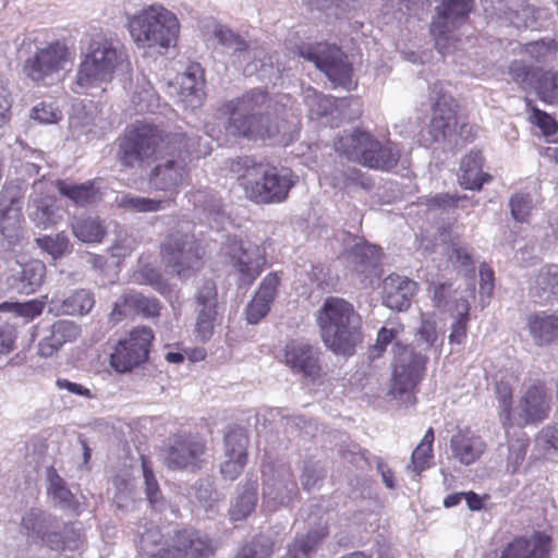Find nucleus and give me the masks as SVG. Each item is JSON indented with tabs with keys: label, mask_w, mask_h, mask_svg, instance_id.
Wrapping results in <instances>:
<instances>
[{
	"label": "nucleus",
	"mask_w": 558,
	"mask_h": 558,
	"mask_svg": "<svg viewBox=\"0 0 558 558\" xmlns=\"http://www.w3.org/2000/svg\"><path fill=\"white\" fill-rule=\"evenodd\" d=\"M458 316L451 326L450 344H462L466 338L470 304L462 299L457 304Z\"/></svg>",
	"instance_id": "5fc2aeb1"
},
{
	"label": "nucleus",
	"mask_w": 558,
	"mask_h": 558,
	"mask_svg": "<svg viewBox=\"0 0 558 558\" xmlns=\"http://www.w3.org/2000/svg\"><path fill=\"white\" fill-rule=\"evenodd\" d=\"M324 344L336 354L352 355L362 340L359 315L339 298H328L317 313Z\"/></svg>",
	"instance_id": "20e7f679"
},
{
	"label": "nucleus",
	"mask_w": 558,
	"mask_h": 558,
	"mask_svg": "<svg viewBox=\"0 0 558 558\" xmlns=\"http://www.w3.org/2000/svg\"><path fill=\"white\" fill-rule=\"evenodd\" d=\"M153 338L150 328H134L128 337L116 344L110 354V366L121 374L131 372L147 360Z\"/></svg>",
	"instance_id": "dca6fc26"
},
{
	"label": "nucleus",
	"mask_w": 558,
	"mask_h": 558,
	"mask_svg": "<svg viewBox=\"0 0 558 558\" xmlns=\"http://www.w3.org/2000/svg\"><path fill=\"white\" fill-rule=\"evenodd\" d=\"M134 533L138 549L143 553H151L150 558H211L214 556L215 548L211 539L196 530L175 531L156 553H153L154 548L163 538L156 524L147 520L141 521L136 524Z\"/></svg>",
	"instance_id": "f03ea898"
},
{
	"label": "nucleus",
	"mask_w": 558,
	"mask_h": 558,
	"mask_svg": "<svg viewBox=\"0 0 558 558\" xmlns=\"http://www.w3.org/2000/svg\"><path fill=\"white\" fill-rule=\"evenodd\" d=\"M142 470L147 500L154 510L161 511L165 508V499L159 489V484L155 477L150 462L145 458L142 459Z\"/></svg>",
	"instance_id": "603ef678"
},
{
	"label": "nucleus",
	"mask_w": 558,
	"mask_h": 558,
	"mask_svg": "<svg viewBox=\"0 0 558 558\" xmlns=\"http://www.w3.org/2000/svg\"><path fill=\"white\" fill-rule=\"evenodd\" d=\"M532 208L533 203L529 194L517 193L510 199L511 216L515 221H526Z\"/></svg>",
	"instance_id": "0e129e2a"
},
{
	"label": "nucleus",
	"mask_w": 558,
	"mask_h": 558,
	"mask_svg": "<svg viewBox=\"0 0 558 558\" xmlns=\"http://www.w3.org/2000/svg\"><path fill=\"white\" fill-rule=\"evenodd\" d=\"M436 85L433 93L437 94L433 107V116L428 126V138H424L425 143L446 142L450 141L456 132L457 117H456V101L446 94L436 92Z\"/></svg>",
	"instance_id": "b1692460"
},
{
	"label": "nucleus",
	"mask_w": 558,
	"mask_h": 558,
	"mask_svg": "<svg viewBox=\"0 0 558 558\" xmlns=\"http://www.w3.org/2000/svg\"><path fill=\"white\" fill-rule=\"evenodd\" d=\"M95 305V299L90 291L81 289L74 291L62 302V312L66 315H83Z\"/></svg>",
	"instance_id": "3c124183"
},
{
	"label": "nucleus",
	"mask_w": 558,
	"mask_h": 558,
	"mask_svg": "<svg viewBox=\"0 0 558 558\" xmlns=\"http://www.w3.org/2000/svg\"><path fill=\"white\" fill-rule=\"evenodd\" d=\"M47 477L48 494L53 502L62 509L76 511L78 509V502L75 500L71 490L65 486V482L58 472L53 468H50L47 471Z\"/></svg>",
	"instance_id": "79ce46f5"
},
{
	"label": "nucleus",
	"mask_w": 558,
	"mask_h": 558,
	"mask_svg": "<svg viewBox=\"0 0 558 558\" xmlns=\"http://www.w3.org/2000/svg\"><path fill=\"white\" fill-rule=\"evenodd\" d=\"M534 77L538 99L547 105L558 104V71H536Z\"/></svg>",
	"instance_id": "a18cd8bd"
},
{
	"label": "nucleus",
	"mask_w": 558,
	"mask_h": 558,
	"mask_svg": "<svg viewBox=\"0 0 558 558\" xmlns=\"http://www.w3.org/2000/svg\"><path fill=\"white\" fill-rule=\"evenodd\" d=\"M193 203L202 216V220L217 229H223L229 222V215L220 197L210 191H197L193 194Z\"/></svg>",
	"instance_id": "473e14b6"
},
{
	"label": "nucleus",
	"mask_w": 558,
	"mask_h": 558,
	"mask_svg": "<svg viewBox=\"0 0 558 558\" xmlns=\"http://www.w3.org/2000/svg\"><path fill=\"white\" fill-rule=\"evenodd\" d=\"M29 219L44 230L57 225L61 219L60 208L54 196L48 194V183L36 181L29 203Z\"/></svg>",
	"instance_id": "393cba45"
},
{
	"label": "nucleus",
	"mask_w": 558,
	"mask_h": 558,
	"mask_svg": "<svg viewBox=\"0 0 558 558\" xmlns=\"http://www.w3.org/2000/svg\"><path fill=\"white\" fill-rule=\"evenodd\" d=\"M433 442H434V430L428 428L422 438L421 442L412 452L411 463L408 465L409 470H412L416 475L430 466V460L433 458Z\"/></svg>",
	"instance_id": "09e8293b"
},
{
	"label": "nucleus",
	"mask_w": 558,
	"mask_h": 558,
	"mask_svg": "<svg viewBox=\"0 0 558 558\" xmlns=\"http://www.w3.org/2000/svg\"><path fill=\"white\" fill-rule=\"evenodd\" d=\"M73 53L69 47L59 40L37 48L24 64L28 78L38 85L50 86L61 78V72L68 63H72Z\"/></svg>",
	"instance_id": "9b49d317"
},
{
	"label": "nucleus",
	"mask_w": 558,
	"mask_h": 558,
	"mask_svg": "<svg viewBox=\"0 0 558 558\" xmlns=\"http://www.w3.org/2000/svg\"><path fill=\"white\" fill-rule=\"evenodd\" d=\"M328 534L326 525L308 532L306 535L296 537L289 545L287 558H311L316 550L318 543Z\"/></svg>",
	"instance_id": "c03bdc74"
},
{
	"label": "nucleus",
	"mask_w": 558,
	"mask_h": 558,
	"mask_svg": "<svg viewBox=\"0 0 558 558\" xmlns=\"http://www.w3.org/2000/svg\"><path fill=\"white\" fill-rule=\"evenodd\" d=\"M472 9L473 0L441 1L438 15L430 26V33L440 53L445 54L451 47H456L452 32L466 21Z\"/></svg>",
	"instance_id": "2eb2a0df"
},
{
	"label": "nucleus",
	"mask_w": 558,
	"mask_h": 558,
	"mask_svg": "<svg viewBox=\"0 0 558 558\" xmlns=\"http://www.w3.org/2000/svg\"><path fill=\"white\" fill-rule=\"evenodd\" d=\"M232 171L246 197L257 204L284 202L299 179L289 168L257 162L251 157L239 158Z\"/></svg>",
	"instance_id": "f257e3e1"
},
{
	"label": "nucleus",
	"mask_w": 558,
	"mask_h": 558,
	"mask_svg": "<svg viewBox=\"0 0 558 558\" xmlns=\"http://www.w3.org/2000/svg\"><path fill=\"white\" fill-rule=\"evenodd\" d=\"M550 410V395L544 384L535 381L522 391L513 413V426L538 424L548 417Z\"/></svg>",
	"instance_id": "4be33fe9"
},
{
	"label": "nucleus",
	"mask_w": 558,
	"mask_h": 558,
	"mask_svg": "<svg viewBox=\"0 0 558 558\" xmlns=\"http://www.w3.org/2000/svg\"><path fill=\"white\" fill-rule=\"evenodd\" d=\"M227 254L238 275L240 287H250L260 275L265 256L259 245L251 241L232 239L227 245Z\"/></svg>",
	"instance_id": "aec40b11"
},
{
	"label": "nucleus",
	"mask_w": 558,
	"mask_h": 558,
	"mask_svg": "<svg viewBox=\"0 0 558 558\" xmlns=\"http://www.w3.org/2000/svg\"><path fill=\"white\" fill-rule=\"evenodd\" d=\"M526 324L536 345H550L558 340V310L533 313L527 317Z\"/></svg>",
	"instance_id": "7c9ffc66"
},
{
	"label": "nucleus",
	"mask_w": 558,
	"mask_h": 558,
	"mask_svg": "<svg viewBox=\"0 0 558 558\" xmlns=\"http://www.w3.org/2000/svg\"><path fill=\"white\" fill-rule=\"evenodd\" d=\"M130 101L134 113L154 112L158 107V96L150 82L142 75L131 92Z\"/></svg>",
	"instance_id": "58836bf2"
},
{
	"label": "nucleus",
	"mask_w": 558,
	"mask_h": 558,
	"mask_svg": "<svg viewBox=\"0 0 558 558\" xmlns=\"http://www.w3.org/2000/svg\"><path fill=\"white\" fill-rule=\"evenodd\" d=\"M130 66L126 51L120 44L107 39L94 41L78 65L73 90L82 94L100 87L112 80L116 71L128 72Z\"/></svg>",
	"instance_id": "0eeeda50"
},
{
	"label": "nucleus",
	"mask_w": 558,
	"mask_h": 558,
	"mask_svg": "<svg viewBox=\"0 0 558 558\" xmlns=\"http://www.w3.org/2000/svg\"><path fill=\"white\" fill-rule=\"evenodd\" d=\"M263 502L269 511L288 507L299 495L294 475L290 466L280 464L276 468L263 466Z\"/></svg>",
	"instance_id": "f3484780"
},
{
	"label": "nucleus",
	"mask_w": 558,
	"mask_h": 558,
	"mask_svg": "<svg viewBox=\"0 0 558 558\" xmlns=\"http://www.w3.org/2000/svg\"><path fill=\"white\" fill-rule=\"evenodd\" d=\"M128 310H134L145 316L154 317L159 315L160 303L158 300L144 296L141 293H125L114 304L110 313L111 322L118 323L128 314Z\"/></svg>",
	"instance_id": "f704fd0d"
},
{
	"label": "nucleus",
	"mask_w": 558,
	"mask_h": 558,
	"mask_svg": "<svg viewBox=\"0 0 558 558\" xmlns=\"http://www.w3.org/2000/svg\"><path fill=\"white\" fill-rule=\"evenodd\" d=\"M322 351L303 338L289 339L278 354L280 363L291 373L316 379L322 374Z\"/></svg>",
	"instance_id": "6ab92c4d"
},
{
	"label": "nucleus",
	"mask_w": 558,
	"mask_h": 558,
	"mask_svg": "<svg viewBox=\"0 0 558 558\" xmlns=\"http://www.w3.org/2000/svg\"><path fill=\"white\" fill-rule=\"evenodd\" d=\"M185 138L183 133H168L158 125L136 121L119 138L117 158L123 167L133 168L148 159L171 154L172 147L183 144Z\"/></svg>",
	"instance_id": "7ed1b4c3"
},
{
	"label": "nucleus",
	"mask_w": 558,
	"mask_h": 558,
	"mask_svg": "<svg viewBox=\"0 0 558 558\" xmlns=\"http://www.w3.org/2000/svg\"><path fill=\"white\" fill-rule=\"evenodd\" d=\"M141 283L150 286L154 290L165 295L170 292V286L162 275L151 266L145 265L137 272Z\"/></svg>",
	"instance_id": "052dcab7"
},
{
	"label": "nucleus",
	"mask_w": 558,
	"mask_h": 558,
	"mask_svg": "<svg viewBox=\"0 0 558 558\" xmlns=\"http://www.w3.org/2000/svg\"><path fill=\"white\" fill-rule=\"evenodd\" d=\"M530 292L539 303L558 299V266L551 265L539 269Z\"/></svg>",
	"instance_id": "c9c22d12"
},
{
	"label": "nucleus",
	"mask_w": 558,
	"mask_h": 558,
	"mask_svg": "<svg viewBox=\"0 0 558 558\" xmlns=\"http://www.w3.org/2000/svg\"><path fill=\"white\" fill-rule=\"evenodd\" d=\"M450 449L454 459L464 465L477 461L486 449L483 438L470 429H460L450 439Z\"/></svg>",
	"instance_id": "2f4dec72"
},
{
	"label": "nucleus",
	"mask_w": 558,
	"mask_h": 558,
	"mask_svg": "<svg viewBox=\"0 0 558 558\" xmlns=\"http://www.w3.org/2000/svg\"><path fill=\"white\" fill-rule=\"evenodd\" d=\"M374 147H376V138L371 133L359 129L344 132L335 142L337 153L364 167H366V158H368V154Z\"/></svg>",
	"instance_id": "a878e982"
},
{
	"label": "nucleus",
	"mask_w": 558,
	"mask_h": 558,
	"mask_svg": "<svg viewBox=\"0 0 558 558\" xmlns=\"http://www.w3.org/2000/svg\"><path fill=\"white\" fill-rule=\"evenodd\" d=\"M136 245V239L132 234L125 231H120L109 251L112 257L120 259L130 256Z\"/></svg>",
	"instance_id": "774afa93"
},
{
	"label": "nucleus",
	"mask_w": 558,
	"mask_h": 558,
	"mask_svg": "<svg viewBox=\"0 0 558 558\" xmlns=\"http://www.w3.org/2000/svg\"><path fill=\"white\" fill-rule=\"evenodd\" d=\"M23 189L19 182H7L0 191V231L10 246L24 240L22 228Z\"/></svg>",
	"instance_id": "a211bd4d"
},
{
	"label": "nucleus",
	"mask_w": 558,
	"mask_h": 558,
	"mask_svg": "<svg viewBox=\"0 0 558 558\" xmlns=\"http://www.w3.org/2000/svg\"><path fill=\"white\" fill-rule=\"evenodd\" d=\"M299 53L313 62L335 85L347 89L352 86V66L337 46L319 43L300 48Z\"/></svg>",
	"instance_id": "ddd939ff"
},
{
	"label": "nucleus",
	"mask_w": 558,
	"mask_h": 558,
	"mask_svg": "<svg viewBox=\"0 0 558 558\" xmlns=\"http://www.w3.org/2000/svg\"><path fill=\"white\" fill-rule=\"evenodd\" d=\"M171 201L172 198L157 199L132 193H122L116 197V205L125 211L147 214L163 210Z\"/></svg>",
	"instance_id": "4c0bfd02"
},
{
	"label": "nucleus",
	"mask_w": 558,
	"mask_h": 558,
	"mask_svg": "<svg viewBox=\"0 0 558 558\" xmlns=\"http://www.w3.org/2000/svg\"><path fill=\"white\" fill-rule=\"evenodd\" d=\"M193 143L185 138L183 144H177L171 154H163V157H171L167 161L154 167L149 173L148 182L150 189L175 195L184 184L187 177L186 156L191 153Z\"/></svg>",
	"instance_id": "4468645a"
},
{
	"label": "nucleus",
	"mask_w": 558,
	"mask_h": 558,
	"mask_svg": "<svg viewBox=\"0 0 558 558\" xmlns=\"http://www.w3.org/2000/svg\"><path fill=\"white\" fill-rule=\"evenodd\" d=\"M74 235L82 242H100L106 234V227L97 217H86L76 219L72 223Z\"/></svg>",
	"instance_id": "49530a36"
},
{
	"label": "nucleus",
	"mask_w": 558,
	"mask_h": 558,
	"mask_svg": "<svg viewBox=\"0 0 558 558\" xmlns=\"http://www.w3.org/2000/svg\"><path fill=\"white\" fill-rule=\"evenodd\" d=\"M31 117L43 124L58 123L62 111L52 100H44L33 107Z\"/></svg>",
	"instance_id": "bf43d9fd"
},
{
	"label": "nucleus",
	"mask_w": 558,
	"mask_h": 558,
	"mask_svg": "<svg viewBox=\"0 0 558 558\" xmlns=\"http://www.w3.org/2000/svg\"><path fill=\"white\" fill-rule=\"evenodd\" d=\"M196 326L195 331L201 341L205 342L210 339L214 333V323L217 315V310H196Z\"/></svg>",
	"instance_id": "e2e57ef3"
},
{
	"label": "nucleus",
	"mask_w": 558,
	"mask_h": 558,
	"mask_svg": "<svg viewBox=\"0 0 558 558\" xmlns=\"http://www.w3.org/2000/svg\"><path fill=\"white\" fill-rule=\"evenodd\" d=\"M483 157L480 151H471L466 155L460 166L459 182L466 190H481L486 181L487 174L482 171Z\"/></svg>",
	"instance_id": "e433bc0d"
},
{
	"label": "nucleus",
	"mask_w": 558,
	"mask_h": 558,
	"mask_svg": "<svg viewBox=\"0 0 558 558\" xmlns=\"http://www.w3.org/2000/svg\"><path fill=\"white\" fill-rule=\"evenodd\" d=\"M303 99L308 110L313 116H326L333 106V99L318 93L312 87H306L303 90Z\"/></svg>",
	"instance_id": "6e6d98bb"
},
{
	"label": "nucleus",
	"mask_w": 558,
	"mask_h": 558,
	"mask_svg": "<svg viewBox=\"0 0 558 558\" xmlns=\"http://www.w3.org/2000/svg\"><path fill=\"white\" fill-rule=\"evenodd\" d=\"M329 179L331 185L340 190H351L355 187L369 190L373 186L372 180L354 167L336 168Z\"/></svg>",
	"instance_id": "37998d69"
},
{
	"label": "nucleus",
	"mask_w": 558,
	"mask_h": 558,
	"mask_svg": "<svg viewBox=\"0 0 558 558\" xmlns=\"http://www.w3.org/2000/svg\"><path fill=\"white\" fill-rule=\"evenodd\" d=\"M248 437L243 428L230 429L225 436V457L241 458L247 460Z\"/></svg>",
	"instance_id": "864d4df0"
},
{
	"label": "nucleus",
	"mask_w": 558,
	"mask_h": 558,
	"mask_svg": "<svg viewBox=\"0 0 558 558\" xmlns=\"http://www.w3.org/2000/svg\"><path fill=\"white\" fill-rule=\"evenodd\" d=\"M206 451L205 441L197 435L177 434L170 438L165 464L171 470H197Z\"/></svg>",
	"instance_id": "412c9836"
},
{
	"label": "nucleus",
	"mask_w": 558,
	"mask_h": 558,
	"mask_svg": "<svg viewBox=\"0 0 558 558\" xmlns=\"http://www.w3.org/2000/svg\"><path fill=\"white\" fill-rule=\"evenodd\" d=\"M80 331V327L72 320H57L38 342V354L41 357L53 356L65 343L74 341Z\"/></svg>",
	"instance_id": "c85d7f7f"
},
{
	"label": "nucleus",
	"mask_w": 558,
	"mask_h": 558,
	"mask_svg": "<svg viewBox=\"0 0 558 558\" xmlns=\"http://www.w3.org/2000/svg\"><path fill=\"white\" fill-rule=\"evenodd\" d=\"M525 105L531 111L530 121L538 126L545 136H551L557 133L558 124L551 116L536 108L533 101L529 98H525Z\"/></svg>",
	"instance_id": "13d9d810"
},
{
	"label": "nucleus",
	"mask_w": 558,
	"mask_h": 558,
	"mask_svg": "<svg viewBox=\"0 0 558 558\" xmlns=\"http://www.w3.org/2000/svg\"><path fill=\"white\" fill-rule=\"evenodd\" d=\"M197 310H217V289L211 280H206L202 287L198 288L195 295Z\"/></svg>",
	"instance_id": "338daca9"
},
{
	"label": "nucleus",
	"mask_w": 558,
	"mask_h": 558,
	"mask_svg": "<svg viewBox=\"0 0 558 558\" xmlns=\"http://www.w3.org/2000/svg\"><path fill=\"white\" fill-rule=\"evenodd\" d=\"M267 102L268 94L263 90H251L226 102L223 109L230 116L227 131L235 137L251 141L274 138L280 126L268 113H262Z\"/></svg>",
	"instance_id": "39448f33"
},
{
	"label": "nucleus",
	"mask_w": 558,
	"mask_h": 558,
	"mask_svg": "<svg viewBox=\"0 0 558 558\" xmlns=\"http://www.w3.org/2000/svg\"><path fill=\"white\" fill-rule=\"evenodd\" d=\"M56 521L39 510H31L22 518L21 532L32 543L43 545L56 551H75L83 544L80 531L65 526L62 533L57 530Z\"/></svg>",
	"instance_id": "9d476101"
},
{
	"label": "nucleus",
	"mask_w": 558,
	"mask_h": 558,
	"mask_svg": "<svg viewBox=\"0 0 558 558\" xmlns=\"http://www.w3.org/2000/svg\"><path fill=\"white\" fill-rule=\"evenodd\" d=\"M39 247L50 254L54 259L60 258L69 251V239L64 233L56 236L46 235L37 239Z\"/></svg>",
	"instance_id": "680f3d73"
},
{
	"label": "nucleus",
	"mask_w": 558,
	"mask_h": 558,
	"mask_svg": "<svg viewBox=\"0 0 558 558\" xmlns=\"http://www.w3.org/2000/svg\"><path fill=\"white\" fill-rule=\"evenodd\" d=\"M417 291V283L407 277L390 275L384 281V304L395 311H405Z\"/></svg>",
	"instance_id": "cd10ccee"
},
{
	"label": "nucleus",
	"mask_w": 558,
	"mask_h": 558,
	"mask_svg": "<svg viewBox=\"0 0 558 558\" xmlns=\"http://www.w3.org/2000/svg\"><path fill=\"white\" fill-rule=\"evenodd\" d=\"M128 28L137 47L163 52L175 45L180 23L173 12L154 3L129 16Z\"/></svg>",
	"instance_id": "423d86ee"
},
{
	"label": "nucleus",
	"mask_w": 558,
	"mask_h": 558,
	"mask_svg": "<svg viewBox=\"0 0 558 558\" xmlns=\"http://www.w3.org/2000/svg\"><path fill=\"white\" fill-rule=\"evenodd\" d=\"M380 256L378 246L359 243L349 252L348 259L356 274L365 278H378Z\"/></svg>",
	"instance_id": "72a5a7b5"
},
{
	"label": "nucleus",
	"mask_w": 558,
	"mask_h": 558,
	"mask_svg": "<svg viewBox=\"0 0 558 558\" xmlns=\"http://www.w3.org/2000/svg\"><path fill=\"white\" fill-rule=\"evenodd\" d=\"M257 504V481L248 480L239 488L238 496L232 504L229 513L231 520L238 521L246 518Z\"/></svg>",
	"instance_id": "a19ab883"
},
{
	"label": "nucleus",
	"mask_w": 558,
	"mask_h": 558,
	"mask_svg": "<svg viewBox=\"0 0 558 558\" xmlns=\"http://www.w3.org/2000/svg\"><path fill=\"white\" fill-rule=\"evenodd\" d=\"M58 191L78 206L95 202L97 198V190L94 182L72 184L66 181H58Z\"/></svg>",
	"instance_id": "de8ad7c7"
},
{
	"label": "nucleus",
	"mask_w": 558,
	"mask_h": 558,
	"mask_svg": "<svg viewBox=\"0 0 558 558\" xmlns=\"http://www.w3.org/2000/svg\"><path fill=\"white\" fill-rule=\"evenodd\" d=\"M236 57V64L246 76L257 75L262 81L274 82L280 70L274 66L272 57L262 47H248L245 40L223 25H215L209 38Z\"/></svg>",
	"instance_id": "6e6552de"
},
{
	"label": "nucleus",
	"mask_w": 558,
	"mask_h": 558,
	"mask_svg": "<svg viewBox=\"0 0 558 558\" xmlns=\"http://www.w3.org/2000/svg\"><path fill=\"white\" fill-rule=\"evenodd\" d=\"M165 266L179 278H189L201 266L199 246L193 235L180 231L169 234L161 243Z\"/></svg>",
	"instance_id": "f8f14e48"
},
{
	"label": "nucleus",
	"mask_w": 558,
	"mask_h": 558,
	"mask_svg": "<svg viewBox=\"0 0 558 558\" xmlns=\"http://www.w3.org/2000/svg\"><path fill=\"white\" fill-rule=\"evenodd\" d=\"M529 441L525 438H517L509 442L508 456L506 460V470L514 474L519 472L522 463L525 460L527 452Z\"/></svg>",
	"instance_id": "4d7b16f0"
},
{
	"label": "nucleus",
	"mask_w": 558,
	"mask_h": 558,
	"mask_svg": "<svg viewBox=\"0 0 558 558\" xmlns=\"http://www.w3.org/2000/svg\"><path fill=\"white\" fill-rule=\"evenodd\" d=\"M400 159V148L397 144L388 141L381 144L376 140V147L372 148L367 160V168L378 170H390L397 166Z\"/></svg>",
	"instance_id": "ea45409f"
},
{
	"label": "nucleus",
	"mask_w": 558,
	"mask_h": 558,
	"mask_svg": "<svg viewBox=\"0 0 558 558\" xmlns=\"http://www.w3.org/2000/svg\"><path fill=\"white\" fill-rule=\"evenodd\" d=\"M9 286L12 289L25 294L36 292L44 282L46 266L43 262L33 259L27 263L15 262L11 268Z\"/></svg>",
	"instance_id": "bb28decb"
},
{
	"label": "nucleus",
	"mask_w": 558,
	"mask_h": 558,
	"mask_svg": "<svg viewBox=\"0 0 558 558\" xmlns=\"http://www.w3.org/2000/svg\"><path fill=\"white\" fill-rule=\"evenodd\" d=\"M427 357L409 347L396 344L395 364L388 397L398 405H413L415 389L422 380Z\"/></svg>",
	"instance_id": "1a4fd4ad"
},
{
	"label": "nucleus",
	"mask_w": 558,
	"mask_h": 558,
	"mask_svg": "<svg viewBox=\"0 0 558 558\" xmlns=\"http://www.w3.org/2000/svg\"><path fill=\"white\" fill-rule=\"evenodd\" d=\"M271 553L270 541L266 537H258L244 546L236 558H268Z\"/></svg>",
	"instance_id": "69168bd1"
},
{
	"label": "nucleus",
	"mask_w": 558,
	"mask_h": 558,
	"mask_svg": "<svg viewBox=\"0 0 558 558\" xmlns=\"http://www.w3.org/2000/svg\"><path fill=\"white\" fill-rule=\"evenodd\" d=\"M496 398L498 401L499 420L505 428L513 426L512 388L505 381L500 380L496 384Z\"/></svg>",
	"instance_id": "8fccbe9b"
},
{
	"label": "nucleus",
	"mask_w": 558,
	"mask_h": 558,
	"mask_svg": "<svg viewBox=\"0 0 558 558\" xmlns=\"http://www.w3.org/2000/svg\"><path fill=\"white\" fill-rule=\"evenodd\" d=\"M550 536L536 532L529 538L518 537L502 550L500 558H548Z\"/></svg>",
	"instance_id": "c756f323"
},
{
	"label": "nucleus",
	"mask_w": 558,
	"mask_h": 558,
	"mask_svg": "<svg viewBox=\"0 0 558 558\" xmlns=\"http://www.w3.org/2000/svg\"><path fill=\"white\" fill-rule=\"evenodd\" d=\"M205 82L203 70L198 64H193L186 71L169 83L168 94L184 109L199 108L205 99Z\"/></svg>",
	"instance_id": "5701e85b"
}]
</instances>
